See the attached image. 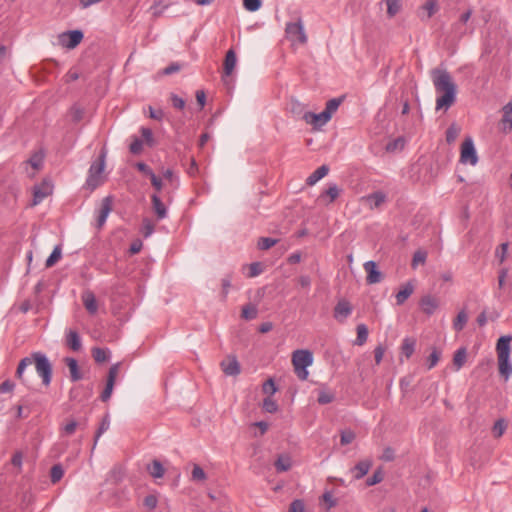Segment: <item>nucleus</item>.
I'll return each instance as SVG.
<instances>
[{
  "label": "nucleus",
  "instance_id": "f257e3e1",
  "mask_svg": "<svg viewBox=\"0 0 512 512\" xmlns=\"http://www.w3.org/2000/svg\"><path fill=\"white\" fill-rule=\"evenodd\" d=\"M32 364L35 365L36 372L41 377L43 385L49 386L52 380V364L42 352H33L30 356L21 359L16 369V378L23 384H27L28 378L25 376V371Z\"/></svg>",
  "mask_w": 512,
  "mask_h": 512
},
{
  "label": "nucleus",
  "instance_id": "f03ea898",
  "mask_svg": "<svg viewBox=\"0 0 512 512\" xmlns=\"http://www.w3.org/2000/svg\"><path fill=\"white\" fill-rule=\"evenodd\" d=\"M431 74L436 92L442 93L436 99V109L447 110L456 100V85L449 72L444 69L435 68Z\"/></svg>",
  "mask_w": 512,
  "mask_h": 512
},
{
  "label": "nucleus",
  "instance_id": "7ed1b4c3",
  "mask_svg": "<svg viewBox=\"0 0 512 512\" xmlns=\"http://www.w3.org/2000/svg\"><path fill=\"white\" fill-rule=\"evenodd\" d=\"M511 336H501L496 344L499 373L508 380L512 375V364L509 362Z\"/></svg>",
  "mask_w": 512,
  "mask_h": 512
},
{
  "label": "nucleus",
  "instance_id": "20e7f679",
  "mask_svg": "<svg viewBox=\"0 0 512 512\" xmlns=\"http://www.w3.org/2000/svg\"><path fill=\"white\" fill-rule=\"evenodd\" d=\"M313 355L309 350H296L292 354L294 371L300 380H306L309 372L307 367L312 365Z\"/></svg>",
  "mask_w": 512,
  "mask_h": 512
},
{
  "label": "nucleus",
  "instance_id": "39448f33",
  "mask_svg": "<svg viewBox=\"0 0 512 512\" xmlns=\"http://www.w3.org/2000/svg\"><path fill=\"white\" fill-rule=\"evenodd\" d=\"M105 153L102 152L99 158L93 162L88 171V177L86 179V186L90 190H94L103 183V172L105 168Z\"/></svg>",
  "mask_w": 512,
  "mask_h": 512
},
{
  "label": "nucleus",
  "instance_id": "423d86ee",
  "mask_svg": "<svg viewBox=\"0 0 512 512\" xmlns=\"http://www.w3.org/2000/svg\"><path fill=\"white\" fill-rule=\"evenodd\" d=\"M287 38L293 43L305 44L307 36L304 30L302 20L299 18L296 22H289L285 28Z\"/></svg>",
  "mask_w": 512,
  "mask_h": 512
},
{
  "label": "nucleus",
  "instance_id": "0eeeda50",
  "mask_svg": "<svg viewBox=\"0 0 512 512\" xmlns=\"http://www.w3.org/2000/svg\"><path fill=\"white\" fill-rule=\"evenodd\" d=\"M460 162L472 166L478 163V155L471 137H466L461 145Z\"/></svg>",
  "mask_w": 512,
  "mask_h": 512
},
{
  "label": "nucleus",
  "instance_id": "6e6552de",
  "mask_svg": "<svg viewBox=\"0 0 512 512\" xmlns=\"http://www.w3.org/2000/svg\"><path fill=\"white\" fill-rule=\"evenodd\" d=\"M84 35L80 30L67 31L59 35L60 44L68 49H74L80 44Z\"/></svg>",
  "mask_w": 512,
  "mask_h": 512
},
{
  "label": "nucleus",
  "instance_id": "1a4fd4ad",
  "mask_svg": "<svg viewBox=\"0 0 512 512\" xmlns=\"http://www.w3.org/2000/svg\"><path fill=\"white\" fill-rule=\"evenodd\" d=\"M119 367H120V363L113 364L108 371L106 386L100 396V398L103 402L108 401L112 395L113 388L115 385V380L118 375Z\"/></svg>",
  "mask_w": 512,
  "mask_h": 512
},
{
  "label": "nucleus",
  "instance_id": "9d476101",
  "mask_svg": "<svg viewBox=\"0 0 512 512\" xmlns=\"http://www.w3.org/2000/svg\"><path fill=\"white\" fill-rule=\"evenodd\" d=\"M331 117L326 113L324 110L321 113H313L310 111H307L303 115V120L307 123L312 125L314 128H321L326 123L330 121Z\"/></svg>",
  "mask_w": 512,
  "mask_h": 512
},
{
  "label": "nucleus",
  "instance_id": "9b49d317",
  "mask_svg": "<svg viewBox=\"0 0 512 512\" xmlns=\"http://www.w3.org/2000/svg\"><path fill=\"white\" fill-rule=\"evenodd\" d=\"M439 5L437 0H425V3L419 7L418 15L422 21L429 20L437 11Z\"/></svg>",
  "mask_w": 512,
  "mask_h": 512
},
{
  "label": "nucleus",
  "instance_id": "f8f14e48",
  "mask_svg": "<svg viewBox=\"0 0 512 512\" xmlns=\"http://www.w3.org/2000/svg\"><path fill=\"white\" fill-rule=\"evenodd\" d=\"M363 266L367 273L366 281L368 284H376L382 281V273L377 269L376 262L370 260L365 262Z\"/></svg>",
  "mask_w": 512,
  "mask_h": 512
},
{
  "label": "nucleus",
  "instance_id": "ddd939ff",
  "mask_svg": "<svg viewBox=\"0 0 512 512\" xmlns=\"http://www.w3.org/2000/svg\"><path fill=\"white\" fill-rule=\"evenodd\" d=\"M112 204H113V198L111 196H107L103 198L101 202V208L99 210V214L97 217V227L101 228L109 215V213L112 211Z\"/></svg>",
  "mask_w": 512,
  "mask_h": 512
},
{
  "label": "nucleus",
  "instance_id": "4468645a",
  "mask_svg": "<svg viewBox=\"0 0 512 512\" xmlns=\"http://www.w3.org/2000/svg\"><path fill=\"white\" fill-rule=\"evenodd\" d=\"M81 299L88 313L94 315L98 310V304L94 293L91 290L87 289L83 291Z\"/></svg>",
  "mask_w": 512,
  "mask_h": 512
},
{
  "label": "nucleus",
  "instance_id": "2eb2a0df",
  "mask_svg": "<svg viewBox=\"0 0 512 512\" xmlns=\"http://www.w3.org/2000/svg\"><path fill=\"white\" fill-rule=\"evenodd\" d=\"M351 313L352 307L346 300H340L334 308V317L340 322L346 320Z\"/></svg>",
  "mask_w": 512,
  "mask_h": 512
},
{
  "label": "nucleus",
  "instance_id": "dca6fc26",
  "mask_svg": "<svg viewBox=\"0 0 512 512\" xmlns=\"http://www.w3.org/2000/svg\"><path fill=\"white\" fill-rule=\"evenodd\" d=\"M420 306L425 314L432 315L437 310L439 306V301L437 298L431 295H426L422 297L420 301Z\"/></svg>",
  "mask_w": 512,
  "mask_h": 512
},
{
  "label": "nucleus",
  "instance_id": "f3484780",
  "mask_svg": "<svg viewBox=\"0 0 512 512\" xmlns=\"http://www.w3.org/2000/svg\"><path fill=\"white\" fill-rule=\"evenodd\" d=\"M52 193V186L48 182L42 183L41 186H36L34 188L33 194V205L39 204L46 198L48 195Z\"/></svg>",
  "mask_w": 512,
  "mask_h": 512
},
{
  "label": "nucleus",
  "instance_id": "a211bd4d",
  "mask_svg": "<svg viewBox=\"0 0 512 512\" xmlns=\"http://www.w3.org/2000/svg\"><path fill=\"white\" fill-rule=\"evenodd\" d=\"M371 466H372V461L368 460V459L358 462L351 469V472L353 473V477L356 480H359V479L363 478L368 473V471L370 470Z\"/></svg>",
  "mask_w": 512,
  "mask_h": 512
},
{
  "label": "nucleus",
  "instance_id": "6ab92c4d",
  "mask_svg": "<svg viewBox=\"0 0 512 512\" xmlns=\"http://www.w3.org/2000/svg\"><path fill=\"white\" fill-rule=\"evenodd\" d=\"M65 364L69 368L70 379L72 382H76L82 379V373L79 370L78 362L75 358L66 357L64 359Z\"/></svg>",
  "mask_w": 512,
  "mask_h": 512
},
{
  "label": "nucleus",
  "instance_id": "aec40b11",
  "mask_svg": "<svg viewBox=\"0 0 512 512\" xmlns=\"http://www.w3.org/2000/svg\"><path fill=\"white\" fill-rule=\"evenodd\" d=\"M66 345L73 351L77 352L82 348L81 338L77 331L69 330L66 333Z\"/></svg>",
  "mask_w": 512,
  "mask_h": 512
},
{
  "label": "nucleus",
  "instance_id": "412c9836",
  "mask_svg": "<svg viewBox=\"0 0 512 512\" xmlns=\"http://www.w3.org/2000/svg\"><path fill=\"white\" fill-rule=\"evenodd\" d=\"M237 63L236 53L233 49L227 51L224 59V76L228 77L232 74Z\"/></svg>",
  "mask_w": 512,
  "mask_h": 512
},
{
  "label": "nucleus",
  "instance_id": "4be33fe9",
  "mask_svg": "<svg viewBox=\"0 0 512 512\" xmlns=\"http://www.w3.org/2000/svg\"><path fill=\"white\" fill-rule=\"evenodd\" d=\"M502 110H503V116H502V120H501V123L503 125L502 129L504 132H509L512 129V101L508 102L503 107Z\"/></svg>",
  "mask_w": 512,
  "mask_h": 512
},
{
  "label": "nucleus",
  "instance_id": "5701e85b",
  "mask_svg": "<svg viewBox=\"0 0 512 512\" xmlns=\"http://www.w3.org/2000/svg\"><path fill=\"white\" fill-rule=\"evenodd\" d=\"M152 208L158 219H164L167 216V210L157 193L151 196Z\"/></svg>",
  "mask_w": 512,
  "mask_h": 512
},
{
  "label": "nucleus",
  "instance_id": "b1692460",
  "mask_svg": "<svg viewBox=\"0 0 512 512\" xmlns=\"http://www.w3.org/2000/svg\"><path fill=\"white\" fill-rule=\"evenodd\" d=\"M329 172V167L327 165H322L317 168L307 179L306 184L308 186L315 185L319 180L325 177Z\"/></svg>",
  "mask_w": 512,
  "mask_h": 512
},
{
  "label": "nucleus",
  "instance_id": "393cba45",
  "mask_svg": "<svg viewBox=\"0 0 512 512\" xmlns=\"http://www.w3.org/2000/svg\"><path fill=\"white\" fill-rule=\"evenodd\" d=\"M414 286L411 282H407L396 294V303L402 305L413 293Z\"/></svg>",
  "mask_w": 512,
  "mask_h": 512
},
{
  "label": "nucleus",
  "instance_id": "a878e982",
  "mask_svg": "<svg viewBox=\"0 0 512 512\" xmlns=\"http://www.w3.org/2000/svg\"><path fill=\"white\" fill-rule=\"evenodd\" d=\"M221 367L223 372L229 376H236L240 373V365L238 361L233 358L229 362H222Z\"/></svg>",
  "mask_w": 512,
  "mask_h": 512
},
{
  "label": "nucleus",
  "instance_id": "bb28decb",
  "mask_svg": "<svg viewBox=\"0 0 512 512\" xmlns=\"http://www.w3.org/2000/svg\"><path fill=\"white\" fill-rule=\"evenodd\" d=\"M274 465L277 472L288 471L292 466L291 457L288 454H281L278 456Z\"/></svg>",
  "mask_w": 512,
  "mask_h": 512
},
{
  "label": "nucleus",
  "instance_id": "cd10ccee",
  "mask_svg": "<svg viewBox=\"0 0 512 512\" xmlns=\"http://www.w3.org/2000/svg\"><path fill=\"white\" fill-rule=\"evenodd\" d=\"M466 358H467L466 348L461 347L458 350H456V352L454 353V356H453V365L455 366L456 370H460L463 367V365L466 362Z\"/></svg>",
  "mask_w": 512,
  "mask_h": 512
},
{
  "label": "nucleus",
  "instance_id": "c85d7f7f",
  "mask_svg": "<svg viewBox=\"0 0 512 512\" xmlns=\"http://www.w3.org/2000/svg\"><path fill=\"white\" fill-rule=\"evenodd\" d=\"M339 194H340L339 187L336 184L331 183V184H329L328 188L322 192V194L320 195L319 198L323 199L325 197H328L329 198L328 203H332L337 199Z\"/></svg>",
  "mask_w": 512,
  "mask_h": 512
},
{
  "label": "nucleus",
  "instance_id": "c756f323",
  "mask_svg": "<svg viewBox=\"0 0 512 512\" xmlns=\"http://www.w3.org/2000/svg\"><path fill=\"white\" fill-rule=\"evenodd\" d=\"M387 5V15L389 18H393L401 10V0H384ZM383 1L380 2L382 4Z\"/></svg>",
  "mask_w": 512,
  "mask_h": 512
},
{
  "label": "nucleus",
  "instance_id": "7c9ffc66",
  "mask_svg": "<svg viewBox=\"0 0 512 512\" xmlns=\"http://www.w3.org/2000/svg\"><path fill=\"white\" fill-rule=\"evenodd\" d=\"M386 196L382 192H375L369 195L366 200L370 204L371 208H378L385 202Z\"/></svg>",
  "mask_w": 512,
  "mask_h": 512
},
{
  "label": "nucleus",
  "instance_id": "2f4dec72",
  "mask_svg": "<svg viewBox=\"0 0 512 512\" xmlns=\"http://www.w3.org/2000/svg\"><path fill=\"white\" fill-rule=\"evenodd\" d=\"M148 471L154 478H161L165 473L163 465L158 460L152 461V463L148 466Z\"/></svg>",
  "mask_w": 512,
  "mask_h": 512
},
{
  "label": "nucleus",
  "instance_id": "473e14b6",
  "mask_svg": "<svg viewBox=\"0 0 512 512\" xmlns=\"http://www.w3.org/2000/svg\"><path fill=\"white\" fill-rule=\"evenodd\" d=\"M467 321H468V315H467L466 311L465 310H461L457 314V316H456V318H455V320L453 322L454 330L457 331V332L463 330V328L466 325Z\"/></svg>",
  "mask_w": 512,
  "mask_h": 512
},
{
  "label": "nucleus",
  "instance_id": "72a5a7b5",
  "mask_svg": "<svg viewBox=\"0 0 512 512\" xmlns=\"http://www.w3.org/2000/svg\"><path fill=\"white\" fill-rule=\"evenodd\" d=\"M368 338V328L365 324L357 325V337L354 342L355 345L362 346Z\"/></svg>",
  "mask_w": 512,
  "mask_h": 512
},
{
  "label": "nucleus",
  "instance_id": "f704fd0d",
  "mask_svg": "<svg viewBox=\"0 0 512 512\" xmlns=\"http://www.w3.org/2000/svg\"><path fill=\"white\" fill-rule=\"evenodd\" d=\"M415 345L416 341L414 339L405 338L401 346L402 354H404L406 358H410L411 355L414 353Z\"/></svg>",
  "mask_w": 512,
  "mask_h": 512
},
{
  "label": "nucleus",
  "instance_id": "c9c22d12",
  "mask_svg": "<svg viewBox=\"0 0 512 512\" xmlns=\"http://www.w3.org/2000/svg\"><path fill=\"white\" fill-rule=\"evenodd\" d=\"M344 97L332 98L327 101L326 107L324 111L332 117V114L337 111L341 103L343 102Z\"/></svg>",
  "mask_w": 512,
  "mask_h": 512
},
{
  "label": "nucleus",
  "instance_id": "e433bc0d",
  "mask_svg": "<svg viewBox=\"0 0 512 512\" xmlns=\"http://www.w3.org/2000/svg\"><path fill=\"white\" fill-rule=\"evenodd\" d=\"M109 426H110V419H109V415L106 414L104 416V418L102 419L100 426L95 434L93 449L96 447V444H97L99 438L101 437V435L109 429Z\"/></svg>",
  "mask_w": 512,
  "mask_h": 512
},
{
  "label": "nucleus",
  "instance_id": "4c0bfd02",
  "mask_svg": "<svg viewBox=\"0 0 512 512\" xmlns=\"http://www.w3.org/2000/svg\"><path fill=\"white\" fill-rule=\"evenodd\" d=\"M109 351L103 348L95 347L92 349V356L97 363H103L109 358Z\"/></svg>",
  "mask_w": 512,
  "mask_h": 512
},
{
  "label": "nucleus",
  "instance_id": "58836bf2",
  "mask_svg": "<svg viewBox=\"0 0 512 512\" xmlns=\"http://www.w3.org/2000/svg\"><path fill=\"white\" fill-rule=\"evenodd\" d=\"M64 475L63 467L60 464H55L50 470V479L53 484L59 482Z\"/></svg>",
  "mask_w": 512,
  "mask_h": 512
},
{
  "label": "nucleus",
  "instance_id": "ea45409f",
  "mask_svg": "<svg viewBox=\"0 0 512 512\" xmlns=\"http://www.w3.org/2000/svg\"><path fill=\"white\" fill-rule=\"evenodd\" d=\"M168 6L169 3L167 0H154L153 5L151 6L153 15L155 17H159Z\"/></svg>",
  "mask_w": 512,
  "mask_h": 512
},
{
  "label": "nucleus",
  "instance_id": "a19ab883",
  "mask_svg": "<svg viewBox=\"0 0 512 512\" xmlns=\"http://www.w3.org/2000/svg\"><path fill=\"white\" fill-rule=\"evenodd\" d=\"M60 258H61V247L59 245H57L54 247L52 253L47 258L46 263H45L46 267L50 268V267L54 266Z\"/></svg>",
  "mask_w": 512,
  "mask_h": 512
},
{
  "label": "nucleus",
  "instance_id": "79ce46f5",
  "mask_svg": "<svg viewBox=\"0 0 512 512\" xmlns=\"http://www.w3.org/2000/svg\"><path fill=\"white\" fill-rule=\"evenodd\" d=\"M460 133V127L455 123L451 124L446 130V141L447 143H453Z\"/></svg>",
  "mask_w": 512,
  "mask_h": 512
},
{
  "label": "nucleus",
  "instance_id": "37998d69",
  "mask_svg": "<svg viewBox=\"0 0 512 512\" xmlns=\"http://www.w3.org/2000/svg\"><path fill=\"white\" fill-rule=\"evenodd\" d=\"M427 253L423 250H418L414 253L411 266L413 269L417 268L418 265H423L426 262Z\"/></svg>",
  "mask_w": 512,
  "mask_h": 512
},
{
  "label": "nucleus",
  "instance_id": "c03bdc74",
  "mask_svg": "<svg viewBox=\"0 0 512 512\" xmlns=\"http://www.w3.org/2000/svg\"><path fill=\"white\" fill-rule=\"evenodd\" d=\"M191 478L193 481L202 482L206 480L207 476L205 471L199 465L194 464Z\"/></svg>",
  "mask_w": 512,
  "mask_h": 512
},
{
  "label": "nucleus",
  "instance_id": "a18cd8bd",
  "mask_svg": "<svg viewBox=\"0 0 512 512\" xmlns=\"http://www.w3.org/2000/svg\"><path fill=\"white\" fill-rule=\"evenodd\" d=\"M277 242H278L277 239H273L270 237H261L258 240L257 246L260 250H268L271 247H273Z\"/></svg>",
  "mask_w": 512,
  "mask_h": 512
},
{
  "label": "nucleus",
  "instance_id": "49530a36",
  "mask_svg": "<svg viewBox=\"0 0 512 512\" xmlns=\"http://www.w3.org/2000/svg\"><path fill=\"white\" fill-rule=\"evenodd\" d=\"M441 357V352L437 348H433L429 357L427 358V367L428 369H432L437 365Z\"/></svg>",
  "mask_w": 512,
  "mask_h": 512
},
{
  "label": "nucleus",
  "instance_id": "de8ad7c7",
  "mask_svg": "<svg viewBox=\"0 0 512 512\" xmlns=\"http://www.w3.org/2000/svg\"><path fill=\"white\" fill-rule=\"evenodd\" d=\"M154 232V224L152 223V221L148 218H145L143 219V222H142V228H141V233L142 235L147 238L149 236H151Z\"/></svg>",
  "mask_w": 512,
  "mask_h": 512
},
{
  "label": "nucleus",
  "instance_id": "09e8293b",
  "mask_svg": "<svg viewBox=\"0 0 512 512\" xmlns=\"http://www.w3.org/2000/svg\"><path fill=\"white\" fill-rule=\"evenodd\" d=\"M334 400V394L326 391V390H320L318 393L317 401L319 404H329Z\"/></svg>",
  "mask_w": 512,
  "mask_h": 512
},
{
  "label": "nucleus",
  "instance_id": "8fccbe9b",
  "mask_svg": "<svg viewBox=\"0 0 512 512\" xmlns=\"http://www.w3.org/2000/svg\"><path fill=\"white\" fill-rule=\"evenodd\" d=\"M263 409L268 413H275L278 410V405L275 400L268 396L263 400Z\"/></svg>",
  "mask_w": 512,
  "mask_h": 512
},
{
  "label": "nucleus",
  "instance_id": "3c124183",
  "mask_svg": "<svg viewBox=\"0 0 512 512\" xmlns=\"http://www.w3.org/2000/svg\"><path fill=\"white\" fill-rule=\"evenodd\" d=\"M241 315L246 320H252L257 316V309L252 305H246L242 308Z\"/></svg>",
  "mask_w": 512,
  "mask_h": 512
},
{
  "label": "nucleus",
  "instance_id": "603ef678",
  "mask_svg": "<svg viewBox=\"0 0 512 512\" xmlns=\"http://www.w3.org/2000/svg\"><path fill=\"white\" fill-rule=\"evenodd\" d=\"M506 429V423L503 419L497 420L492 428L493 434L496 438H499L503 435L504 431Z\"/></svg>",
  "mask_w": 512,
  "mask_h": 512
},
{
  "label": "nucleus",
  "instance_id": "864d4df0",
  "mask_svg": "<svg viewBox=\"0 0 512 512\" xmlns=\"http://www.w3.org/2000/svg\"><path fill=\"white\" fill-rule=\"evenodd\" d=\"M356 435L355 433L348 429V430H343L341 432V438H340V443L342 445H348L350 444L351 442H353V440L355 439Z\"/></svg>",
  "mask_w": 512,
  "mask_h": 512
},
{
  "label": "nucleus",
  "instance_id": "5fc2aeb1",
  "mask_svg": "<svg viewBox=\"0 0 512 512\" xmlns=\"http://www.w3.org/2000/svg\"><path fill=\"white\" fill-rule=\"evenodd\" d=\"M262 389H263V392L265 394H267L268 396H271V395L275 394V392L277 391V387L275 385V382L271 378H269L268 380H266L263 383Z\"/></svg>",
  "mask_w": 512,
  "mask_h": 512
},
{
  "label": "nucleus",
  "instance_id": "6e6d98bb",
  "mask_svg": "<svg viewBox=\"0 0 512 512\" xmlns=\"http://www.w3.org/2000/svg\"><path fill=\"white\" fill-rule=\"evenodd\" d=\"M70 114L74 122H79L83 119L84 110L81 107L74 105L70 110Z\"/></svg>",
  "mask_w": 512,
  "mask_h": 512
},
{
  "label": "nucleus",
  "instance_id": "4d7b16f0",
  "mask_svg": "<svg viewBox=\"0 0 512 512\" xmlns=\"http://www.w3.org/2000/svg\"><path fill=\"white\" fill-rule=\"evenodd\" d=\"M383 480V473L380 469L376 470L371 477L366 480L367 486H373Z\"/></svg>",
  "mask_w": 512,
  "mask_h": 512
},
{
  "label": "nucleus",
  "instance_id": "13d9d810",
  "mask_svg": "<svg viewBox=\"0 0 512 512\" xmlns=\"http://www.w3.org/2000/svg\"><path fill=\"white\" fill-rule=\"evenodd\" d=\"M243 5L250 12L257 11L261 6V0H243Z\"/></svg>",
  "mask_w": 512,
  "mask_h": 512
},
{
  "label": "nucleus",
  "instance_id": "bf43d9fd",
  "mask_svg": "<svg viewBox=\"0 0 512 512\" xmlns=\"http://www.w3.org/2000/svg\"><path fill=\"white\" fill-rule=\"evenodd\" d=\"M170 100L174 108L182 110L185 107V100L178 95L171 93Z\"/></svg>",
  "mask_w": 512,
  "mask_h": 512
},
{
  "label": "nucleus",
  "instance_id": "052dcab7",
  "mask_svg": "<svg viewBox=\"0 0 512 512\" xmlns=\"http://www.w3.org/2000/svg\"><path fill=\"white\" fill-rule=\"evenodd\" d=\"M508 251V243H502L496 250L495 256L500 263H503Z\"/></svg>",
  "mask_w": 512,
  "mask_h": 512
},
{
  "label": "nucleus",
  "instance_id": "680f3d73",
  "mask_svg": "<svg viewBox=\"0 0 512 512\" xmlns=\"http://www.w3.org/2000/svg\"><path fill=\"white\" fill-rule=\"evenodd\" d=\"M129 149L132 154H140L143 149V142L139 138H135L131 142Z\"/></svg>",
  "mask_w": 512,
  "mask_h": 512
},
{
  "label": "nucleus",
  "instance_id": "e2e57ef3",
  "mask_svg": "<svg viewBox=\"0 0 512 512\" xmlns=\"http://www.w3.org/2000/svg\"><path fill=\"white\" fill-rule=\"evenodd\" d=\"M221 285H222V298H223V300H225L229 293V289L231 287V277L229 275L224 277L221 280Z\"/></svg>",
  "mask_w": 512,
  "mask_h": 512
},
{
  "label": "nucleus",
  "instance_id": "0e129e2a",
  "mask_svg": "<svg viewBox=\"0 0 512 512\" xmlns=\"http://www.w3.org/2000/svg\"><path fill=\"white\" fill-rule=\"evenodd\" d=\"M157 503H158V499L155 495L150 494L144 498V505L149 510L155 509L157 506Z\"/></svg>",
  "mask_w": 512,
  "mask_h": 512
},
{
  "label": "nucleus",
  "instance_id": "69168bd1",
  "mask_svg": "<svg viewBox=\"0 0 512 512\" xmlns=\"http://www.w3.org/2000/svg\"><path fill=\"white\" fill-rule=\"evenodd\" d=\"M141 134L149 146L153 145V133L150 128L142 127Z\"/></svg>",
  "mask_w": 512,
  "mask_h": 512
},
{
  "label": "nucleus",
  "instance_id": "338daca9",
  "mask_svg": "<svg viewBox=\"0 0 512 512\" xmlns=\"http://www.w3.org/2000/svg\"><path fill=\"white\" fill-rule=\"evenodd\" d=\"M181 69L180 65L178 63H171L167 67H165L162 71V75H171L173 73L178 72Z\"/></svg>",
  "mask_w": 512,
  "mask_h": 512
},
{
  "label": "nucleus",
  "instance_id": "774afa93",
  "mask_svg": "<svg viewBox=\"0 0 512 512\" xmlns=\"http://www.w3.org/2000/svg\"><path fill=\"white\" fill-rule=\"evenodd\" d=\"M289 512H304V503L299 499L292 501Z\"/></svg>",
  "mask_w": 512,
  "mask_h": 512
}]
</instances>
